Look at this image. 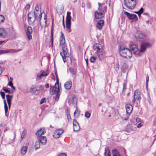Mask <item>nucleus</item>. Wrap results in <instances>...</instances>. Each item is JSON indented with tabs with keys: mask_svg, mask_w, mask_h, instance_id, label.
Listing matches in <instances>:
<instances>
[{
	"mask_svg": "<svg viewBox=\"0 0 156 156\" xmlns=\"http://www.w3.org/2000/svg\"><path fill=\"white\" fill-rule=\"evenodd\" d=\"M26 131L25 130H23L22 131L21 136V138H22V140H23V138L24 137L25 135H26Z\"/></svg>",
	"mask_w": 156,
	"mask_h": 156,
	"instance_id": "37",
	"label": "nucleus"
},
{
	"mask_svg": "<svg viewBox=\"0 0 156 156\" xmlns=\"http://www.w3.org/2000/svg\"><path fill=\"white\" fill-rule=\"evenodd\" d=\"M45 99V98H43L41 99V101H40V104L41 105L42 104H43L44 103V101Z\"/></svg>",
	"mask_w": 156,
	"mask_h": 156,
	"instance_id": "50",
	"label": "nucleus"
},
{
	"mask_svg": "<svg viewBox=\"0 0 156 156\" xmlns=\"http://www.w3.org/2000/svg\"><path fill=\"white\" fill-rule=\"evenodd\" d=\"M130 49L123 46H120L119 53L122 57L126 58H130L133 54L136 55L139 54L138 47L135 44L130 43L129 45Z\"/></svg>",
	"mask_w": 156,
	"mask_h": 156,
	"instance_id": "1",
	"label": "nucleus"
},
{
	"mask_svg": "<svg viewBox=\"0 0 156 156\" xmlns=\"http://www.w3.org/2000/svg\"><path fill=\"white\" fill-rule=\"evenodd\" d=\"M105 156H111V153L108 148H105L104 153Z\"/></svg>",
	"mask_w": 156,
	"mask_h": 156,
	"instance_id": "29",
	"label": "nucleus"
},
{
	"mask_svg": "<svg viewBox=\"0 0 156 156\" xmlns=\"http://www.w3.org/2000/svg\"><path fill=\"white\" fill-rule=\"evenodd\" d=\"M135 36L138 41L141 42L145 40V35L141 31H137Z\"/></svg>",
	"mask_w": 156,
	"mask_h": 156,
	"instance_id": "7",
	"label": "nucleus"
},
{
	"mask_svg": "<svg viewBox=\"0 0 156 156\" xmlns=\"http://www.w3.org/2000/svg\"><path fill=\"white\" fill-rule=\"evenodd\" d=\"M64 132V130L61 129H57L54 132L53 136L55 138H58Z\"/></svg>",
	"mask_w": 156,
	"mask_h": 156,
	"instance_id": "12",
	"label": "nucleus"
},
{
	"mask_svg": "<svg viewBox=\"0 0 156 156\" xmlns=\"http://www.w3.org/2000/svg\"><path fill=\"white\" fill-rule=\"evenodd\" d=\"M30 5L29 4H27L26 5L25 8L26 9H29L30 8Z\"/></svg>",
	"mask_w": 156,
	"mask_h": 156,
	"instance_id": "54",
	"label": "nucleus"
},
{
	"mask_svg": "<svg viewBox=\"0 0 156 156\" xmlns=\"http://www.w3.org/2000/svg\"><path fill=\"white\" fill-rule=\"evenodd\" d=\"M121 66V70L123 73H125L128 68V65L123 60H122L120 62Z\"/></svg>",
	"mask_w": 156,
	"mask_h": 156,
	"instance_id": "13",
	"label": "nucleus"
},
{
	"mask_svg": "<svg viewBox=\"0 0 156 156\" xmlns=\"http://www.w3.org/2000/svg\"><path fill=\"white\" fill-rule=\"evenodd\" d=\"M41 144L43 145H45L47 142V138L46 136H43L40 137L39 139H38Z\"/></svg>",
	"mask_w": 156,
	"mask_h": 156,
	"instance_id": "20",
	"label": "nucleus"
},
{
	"mask_svg": "<svg viewBox=\"0 0 156 156\" xmlns=\"http://www.w3.org/2000/svg\"><path fill=\"white\" fill-rule=\"evenodd\" d=\"M126 112L128 114H130L133 110V107L132 105L130 104H127L125 106Z\"/></svg>",
	"mask_w": 156,
	"mask_h": 156,
	"instance_id": "15",
	"label": "nucleus"
},
{
	"mask_svg": "<svg viewBox=\"0 0 156 156\" xmlns=\"http://www.w3.org/2000/svg\"><path fill=\"white\" fill-rule=\"evenodd\" d=\"M4 108L5 110V115L6 116L8 117L9 115V113H8L7 112L8 111V108L7 106V105L6 102V101L5 100H4Z\"/></svg>",
	"mask_w": 156,
	"mask_h": 156,
	"instance_id": "25",
	"label": "nucleus"
},
{
	"mask_svg": "<svg viewBox=\"0 0 156 156\" xmlns=\"http://www.w3.org/2000/svg\"><path fill=\"white\" fill-rule=\"evenodd\" d=\"M104 11L101 9V10L98 9L95 12V17L97 19L102 18L104 16Z\"/></svg>",
	"mask_w": 156,
	"mask_h": 156,
	"instance_id": "8",
	"label": "nucleus"
},
{
	"mask_svg": "<svg viewBox=\"0 0 156 156\" xmlns=\"http://www.w3.org/2000/svg\"><path fill=\"white\" fill-rule=\"evenodd\" d=\"M27 151V147L26 146L23 147L21 149V154L24 155L26 154Z\"/></svg>",
	"mask_w": 156,
	"mask_h": 156,
	"instance_id": "27",
	"label": "nucleus"
},
{
	"mask_svg": "<svg viewBox=\"0 0 156 156\" xmlns=\"http://www.w3.org/2000/svg\"><path fill=\"white\" fill-rule=\"evenodd\" d=\"M149 80V77L148 76H147L146 77V86H147L148 84V83Z\"/></svg>",
	"mask_w": 156,
	"mask_h": 156,
	"instance_id": "51",
	"label": "nucleus"
},
{
	"mask_svg": "<svg viewBox=\"0 0 156 156\" xmlns=\"http://www.w3.org/2000/svg\"><path fill=\"white\" fill-rule=\"evenodd\" d=\"M2 90L6 93H8V94H10L11 93V92L10 90H8L7 88H6L5 87H3L2 88Z\"/></svg>",
	"mask_w": 156,
	"mask_h": 156,
	"instance_id": "38",
	"label": "nucleus"
},
{
	"mask_svg": "<svg viewBox=\"0 0 156 156\" xmlns=\"http://www.w3.org/2000/svg\"><path fill=\"white\" fill-rule=\"evenodd\" d=\"M98 5H99V7H98V9L101 10V4H100V3L98 2Z\"/></svg>",
	"mask_w": 156,
	"mask_h": 156,
	"instance_id": "58",
	"label": "nucleus"
},
{
	"mask_svg": "<svg viewBox=\"0 0 156 156\" xmlns=\"http://www.w3.org/2000/svg\"><path fill=\"white\" fill-rule=\"evenodd\" d=\"M94 50L97 51V55L99 59L102 60L103 58L104 52L101 46L99 44H96L94 45Z\"/></svg>",
	"mask_w": 156,
	"mask_h": 156,
	"instance_id": "3",
	"label": "nucleus"
},
{
	"mask_svg": "<svg viewBox=\"0 0 156 156\" xmlns=\"http://www.w3.org/2000/svg\"><path fill=\"white\" fill-rule=\"evenodd\" d=\"M70 14L71 12H67L66 22V27L68 29H70L71 24V17L70 16Z\"/></svg>",
	"mask_w": 156,
	"mask_h": 156,
	"instance_id": "9",
	"label": "nucleus"
},
{
	"mask_svg": "<svg viewBox=\"0 0 156 156\" xmlns=\"http://www.w3.org/2000/svg\"><path fill=\"white\" fill-rule=\"evenodd\" d=\"M112 153L113 156H121L119 154V152L116 150H113Z\"/></svg>",
	"mask_w": 156,
	"mask_h": 156,
	"instance_id": "30",
	"label": "nucleus"
},
{
	"mask_svg": "<svg viewBox=\"0 0 156 156\" xmlns=\"http://www.w3.org/2000/svg\"><path fill=\"white\" fill-rule=\"evenodd\" d=\"M40 146V142L38 140L36 142L34 147L35 148V150H36Z\"/></svg>",
	"mask_w": 156,
	"mask_h": 156,
	"instance_id": "31",
	"label": "nucleus"
},
{
	"mask_svg": "<svg viewBox=\"0 0 156 156\" xmlns=\"http://www.w3.org/2000/svg\"><path fill=\"white\" fill-rule=\"evenodd\" d=\"M60 55L61 56L62 58L63 57H68L69 55V54L67 52H63V53H62L61 52L60 53Z\"/></svg>",
	"mask_w": 156,
	"mask_h": 156,
	"instance_id": "33",
	"label": "nucleus"
},
{
	"mask_svg": "<svg viewBox=\"0 0 156 156\" xmlns=\"http://www.w3.org/2000/svg\"><path fill=\"white\" fill-rule=\"evenodd\" d=\"M8 84L9 86L11 87L13 86V83H12V82L11 81H10L9 82Z\"/></svg>",
	"mask_w": 156,
	"mask_h": 156,
	"instance_id": "53",
	"label": "nucleus"
},
{
	"mask_svg": "<svg viewBox=\"0 0 156 156\" xmlns=\"http://www.w3.org/2000/svg\"><path fill=\"white\" fill-rule=\"evenodd\" d=\"M3 30L1 28H0V37L2 38L5 35H4L2 33Z\"/></svg>",
	"mask_w": 156,
	"mask_h": 156,
	"instance_id": "42",
	"label": "nucleus"
},
{
	"mask_svg": "<svg viewBox=\"0 0 156 156\" xmlns=\"http://www.w3.org/2000/svg\"><path fill=\"white\" fill-rule=\"evenodd\" d=\"M104 23V22L103 20H99L97 24V27L99 30H101L103 26Z\"/></svg>",
	"mask_w": 156,
	"mask_h": 156,
	"instance_id": "17",
	"label": "nucleus"
},
{
	"mask_svg": "<svg viewBox=\"0 0 156 156\" xmlns=\"http://www.w3.org/2000/svg\"><path fill=\"white\" fill-rule=\"evenodd\" d=\"M140 97V93L138 90H135L134 93V102L140 101L141 99Z\"/></svg>",
	"mask_w": 156,
	"mask_h": 156,
	"instance_id": "10",
	"label": "nucleus"
},
{
	"mask_svg": "<svg viewBox=\"0 0 156 156\" xmlns=\"http://www.w3.org/2000/svg\"><path fill=\"white\" fill-rule=\"evenodd\" d=\"M13 49V50H14L15 51H14V52H12V53H17L20 51H21V49H19V50H15V49Z\"/></svg>",
	"mask_w": 156,
	"mask_h": 156,
	"instance_id": "52",
	"label": "nucleus"
},
{
	"mask_svg": "<svg viewBox=\"0 0 156 156\" xmlns=\"http://www.w3.org/2000/svg\"><path fill=\"white\" fill-rule=\"evenodd\" d=\"M154 125H156V119H155L154 122Z\"/></svg>",
	"mask_w": 156,
	"mask_h": 156,
	"instance_id": "64",
	"label": "nucleus"
},
{
	"mask_svg": "<svg viewBox=\"0 0 156 156\" xmlns=\"http://www.w3.org/2000/svg\"><path fill=\"white\" fill-rule=\"evenodd\" d=\"M142 126V125L141 124V123H140L138 124V125L137 126V128H139L141 127Z\"/></svg>",
	"mask_w": 156,
	"mask_h": 156,
	"instance_id": "57",
	"label": "nucleus"
},
{
	"mask_svg": "<svg viewBox=\"0 0 156 156\" xmlns=\"http://www.w3.org/2000/svg\"><path fill=\"white\" fill-rule=\"evenodd\" d=\"M69 70L72 74L73 75H75L76 74V71L74 68L70 67L69 68Z\"/></svg>",
	"mask_w": 156,
	"mask_h": 156,
	"instance_id": "34",
	"label": "nucleus"
},
{
	"mask_svg": "<svg viewBox=\"0 0 156 156\" xmlns=\"http://www.w3.org/2000/svg\"><path fill=\"white\" fill-rule=\"evenodd\" d=\"M58 156H67V155L66 153H62L59 154Z\"/></svg>",
	"mask_w": 156,
	"mask_h": 156,
	"instance_id": "49",
	"label": "nucleus"
},
{
	"mask_svg": "<svg viewBox=\"0 0 156 156\" xmlns=\"http://www.w3.org/2000/svg\"><path fill=\"white\" fill-rule=\"evenodd\" d=\"M128 127H130V128H129V129L130 130H132V131H133V130H135L136 129V127H135L134 128L135 129H134V128H133V127H131V125H128Z\"/></svg>",
	"mask_w": 156,
	"mask_h": 156,
	"instance_id": "47",
	"label": "nucleus"
},
{
	"mask_svg": "<svg viewBox=\"0 0 156 156\" xmlns=\"http://www.w3.org/2000/svg\"><path fill=\"white\" fill-rule=\"evenodd\" d=\"M48 74L47 73H45V72L43 71L42 73L40 74L39 76V79H41L42 77L45 76H47Z\"/></svg>",
	"mask_w": 156,
	"mask_h": 156,
	"instance_id": "35",
	"label": "nucleus"
},
{
	"mask_svg": "<svg viewBox=\"0 0 156 156\" xmlns=\"http://www.w3.org/2000/svg\"><path fill=\"white\" fill-rule=\"evenodd\" d=\"M44 20L42 22H40V25L41 26V27L42 28L46 26V20L45 19V18H44Z\"/></svg>",
	"mask_w": 156,
	"mask_h": 156,
	"instance_id": "28",
	"label": "nucleus"
},
{
	"mask_svg": "<svg viewBox=\"0 0 156 156\" xmlns=\"http://www.w3.org/2000/svg\"><path fill=\"white\" fill-rule=\"evenodd\" d=\"M61 35L60 36L59 41L60 45L63 44L65 43V38L64 34L62 31L61 32Z\"/></svg>",
	"mask_w": 156,
	"mask_h": 156,
	"instance_id": "19",
	"label": "nucleus"
},
{
	"mask_svg": "<svg viewBox=\"0 0 156 156\" xmlns=\"http://www.w3.org/2000/svg\"><path fill=\"white\" fill-rule=\"evenodd\" d=\"M4 20V16L2 15H0V23L3 22Z\"/></svg>",
	"mask_w": 156,
	"mask_h": 156,
	"instance_id": "41",
	"label": "nucleus"
},
{
	"mask_svg": "<svg viewBox=\"0 0 156 156\" xmlns=\"http://www.w3.org/2000/svg\"><path fill=\"white\" fill-rule=\"evenodd\" d=\"M138 2L136 0H124V4L128 9H133L135 7Z\"/></svg>",
	"mask_w": 156,
	"mask_h": 156,
	"instance_id": "4",
	"label": "nucleus"
},
{
	"mask_svg": "<svg viewBox=\"0 0 156 156\" xmlns=\"http://www.w3.org/2000/svg\"><path fill=\"white\" fill-rule=\"evenodd\" d=\"M136 122H137L138 123L140 121V119L139 118H136Z\"/></svg>",
	"mask_w": 156,
	"mask_h": 156,
	"instance_id": "55",
	"label": "nucleus"
},
{
	"mask_svg": "<svg viewBox=\"0 0 156 156\" xmlns=\"http://www.w3.org/2000/svg\"><path fill=\"white\" fill-rule=\"evenodd\" d=\"M96 59V58L95 57H94V56H91L90 58V62H91L93 63L95 62Z\"/></svg>",
	"mask_w": 156,
	"mask_h": 156,
	"instance_id": "39",
	"label": "nucleus"
},
{
	"mask_svg": "<svg viewBox=\"0 0 156 156\" xmlns=\"http://www.w3.org/2000/svg\"><path fill=\"white\" fill-rule=\"evenodd\" d=\"M62 24H63V27H65V23H64V17L63 16V20H62Z\"/></svg>",
	"mask_w": 156,
	"mask_h": 156,
	"instance_id": "59",
	"label": "nucleus"
},
{
	"mask_svg": "<svg viewBox=\"0 0 156 156\" xmlns=\"http://www.w3.org/2000/svg\"><path fill=\"white\" fill-rule=\"evenodd\" d=\"M80 114V111H79L77 109H76L74 113V116L75 117L77 118L79 116Z\"/></svg>",
	"mask_w": 156,
	"mask_h": 156,
	"instance_id": "32",
	"label": "nucleus"
},
{
	"mask_svg": "<svg viewBox=\"0 0 156 156\" xmlns=\"http://www.w3.org/2000/svg\"><path fill=\"white\" fill-rule=\"evenodd\" d=\"M67 119H68V120H69V119H71L70 116V115L69 114H68V113L67 114Z\"/></svg>",
	"mask_w": 156,
	"mask_h": 156,
	"instance_id": "56",
	"label": "nucleus"
},
{
	"mask_svg": "<svg viewBox=\"0 0 156 156\" xmlns=\"http://www.w3.org/2000/svg\"><path fill=\"white\" fill-rule=\"evenodd\" d=\"M60 45H62V51L63 52H67V49L66 45L63 44H61Z\"/></svg>",
	"mask_w": 156,
	"mask_h": 156,
	"instance_id": "36",
	"label": "nucleus"
},
{
	"mask_svg": "<svg viewBox=\"0 0 156 156\" xmlns=\"http://www.w3.org/2000/svg\"><path fill=\"white\" fill-rule=\"evenodd\" d=\"M44 129L43 128L38 130L36 133V134L38 136H41L44 134Z\"/></svg>",
	"mask_w": 156,
	"mask_h": 156,
	"instance_id": "22",
	"label": "nucleus"
},
{
	"mask_svg": "<svg viewBox=\"0 0 156 156\" xmlns=\"http://www.w3.org/2000/svg\"><path fill=\"white\" fill-rule=\"evenodd\" d=\"M14 50L11 49H8L6 50H0V54H2L4 53H11L14 52Z\"/></svg>",
	"mask_w": 156,
	"mask_h": 156,
	"instance_id": "21",
	"label": "nucleus"
},
{
	"mask_svg": "<svg viewBox=\"0 0 156 156\" xmlns=\"http://www.w3.org/2000/svg\"><path fill=\"white\" fill-rule=\"evenodd\" d=\"M138 11L140 14H142L144 12V9L143 7H141Z\"/></svg>",
	"mask_w": 156,
	"mask_h": 156,
	"instance_id": "46",
	"label": "nucleus"
},
{
	"mask_svg": "<svg viewBox=\"0 0 156 156\" xmlns=\"http://www.w3.org/2000/svg\"><path fill=\"white\" fill-rule=\"evenodd\" d=\"M115 67L118 69H119V66L118 64H115Z\"/></svg>",
	"mask_w": 156,
	"mask_h": 156,
	"instance_id": "62",
	"label": "nucleus"
},
{
	"mask_svg": "<svg viewBox=\"0 0 156 156\" xmlns=\"http://www.w3.org/2000/svg\"><path fill=\"white\" fill-rule=\"evenodd\" d=\"M34 16L33 17H31L29 16V15H30V13H29L28 15V21L30 24H32L33 23L35 20L38 19L40 17H41V14L39 13H36L35 12L34 13H33Z\"/></svg>",
	"mask_w": 156,
	"mask_h": 156,
	"instance_id": "6",
	"label": "nucleus"
},
{
	"mask_svg": "<svg viewBox=\"0 0 156 156\" xmlns=\"http://www.w3.org/2000/svg\"><path fill=\"white\" fill-rule=\"evenodd\" d=\"M151 44L148 42H144L142 43L141 45L140 49V51L138 50L139 54L136 55L138 56H141L140 53L144 52L147 49L151 47Z\"/></svg>",
	"mask_w": 156,
	"mask_h": 156,
	"instance_id": "5",
	"label": "nucleus"
},
{
	"mask_svg": "<svg viewBox=\"0 0 156 156\" xmlns=\"http://www.w3.org/2000/svg\"><path fill=\"white\" fill-rule=\"evenodd\" d=\"M45 87L46 88H48L49 87V85L48 83H46L45 85Z\"/></svg>",
	"mask_w": 156,
	"mask_h": 156,
	"instance_id": "61",
	"label": "nucleus"
},
{
	"mask_svg": "<svg viewBox=\"0 0 156 156\" xmlns=\"http://www.w3.org/2000/svg\"><path fill=\"white\" fill-rule=\"evenodd\" d=\"M73 123L74 131L76 132H78L79 131L80 129V127L77 121L74 119L73 121Z\"/></svg>",
	"mask_w": 156,
	"mask_h": 156,
	"instance_id": "14",
	"label": "nucleus"
},
{
	"mask_svg": "<svg viewBox=\"0 0 156 156\" xmlns=\"http://www.w3.org/2000/svg\"><path fill=\"white\" fill-rule=\"evenodd\" d=\"M0 94L3 99H4L5 98V94L4 92L0 91Z\"/></svg>",
	"mask_w": 156,
	"mask_h": 156,
	"instance_id": "43",
	"label": "nucleus"
},
{
	"mask_svg": "<svg viewBox=\"0 0 156 156\" xmlns=\"http://www.w3.org/2000/svg\"><path fill=\"white\" fill-rule=\"evenodd\" d=\"M124 14L130 20H133L137 18V16L136 15L131 14L127 12H124Z\"/></svg>",
	"mask_w": 156,
	"mask_h": 156,
	"instance_id": "16",
	"label": "nucleus"
},
{
	"mask_svg": "<svg viewBox=\"0 0 156 156\" xmlns=\"http://www.w3.org/2000/svg\"><path fill=\"white\" fill-rule=\"evenodd\" d=\"M38 10H39L38 5H37L35 7L34 12H35L36 13V12L39 11Z\"/></svg>",
	"mask_w": 156,
	"mask_h": 156,
	"instance_id": "48",
	"label": "nucleus"
},
{
	"mask_svg": "<svg viewBox=\"0 0 156 156\" xmlns=\"http://www.w3.org/2000/svg\"><path fill=\"white\" fill-rule=\"evenodd\" d=\"M50 92L51 94H56L55 100L56 101H58L60 95V92L59 82L58 80H57L55 86L50 88Z\"/></svg>",
	"mask_w": 156,
	"mask_h": 156,
	"instance_id": "2",
	"label": "nucleus"
},
{
	"mask_svg": "<svg viewBox=\"0 0 156 156\" xmlns=\"http://www.w3.org/2000/svg\"><path fill=\"white\" fill-rule=\"evenodd\" d=\"M30 92L33 94L35 93L36 91L39 90L37 89V88L35 85H32L30 89Z\"/></svg>",
	"mask_w": 156,
	"mask_h": 156,
	"instance_id": "23",
	"label": "nucleus"
},
{
	"mask_svg": "<svg viewBox=\"0 0 156 156\" xmlns=\"http://www.w3.org/2000/svg\"><path fill=\"white\" fill-rule=\"evenodd\" d=\"M39 90H41V91H43L44 90V87L41 85H40L39 86Z\"/></svg>",
	"mask_w": 156,
	"mask_h": 156,
	"instance_id": "45",
	"label": "nucleus"
},
{
	"mask_svg": "<svg viewBox=\"0 0 156 156\" xmlns=\"http://www.w3.org/2000/svg\"><path fill=\"white\" fill-rule=\"evenodd\" d=\"M6 98L8 104L11 103V101L12 98V96H10L9 95H6Z\"/></svg>",
	"mask_w": 156,
	"mask_h": 156,
	"instance_id": "26",
	"label": "nucleus"
},
{
	"mask_svg": "<svg viewBox=\"0 0 156 156\" xmlns=\"http://www.w3.org/2000/svg\"><path fill=\"white\" fill-rule=\"evenodd\" d=\"M52 27L51 28V44H53V21H52Z\"/></svg>",
	"mask_w": 156,
	"mask_h": 156,
	"instance_id": "24",
	"label": "nucleus"
},
{
	"mask_svg": "<svg viewBox=\"0 0 156 156\" xmlns=\"http://www.w3.org/2000/svg\"><path fill=\"white\" fill-rule=\"evenodd\" d=\"M85 116L87 118H89L90 116V114L88 112H86L85 114Z\"/></svg>",
	"mask_w": 156,
	"mask_h": 156,
	"instance_id": "40",
	"label": "nucleus"
},
{
	"mask_svg": "<svg viewBox=\"0 0 156 156\" xmlns=\"http://www.w3.org/2000/svg\"><path fill=\"white\" fill-rule=\"evenodd\" d=\"M27 30L25 29L26 33L27 38L29 40L32 38V37L31 34L33 30L32 28L30 26H28L26 27Z\"/></svg>",
	"mask_w": 156,
	"mask_h": 156,
	"instance_id": "11",
	"label": "nucleus"
},
{
	"mask_svg": "<svg viewBox=\"0 0 156 156\" xmlns=\"http://www.w3.org/2000/svg\"><path fill=\"white\" fill-rule=\"evenodd\" d=\"M72 82L71 80H69L68 81L66 82L64 84V86L65 88L67 90H69L71 88Z\"/></svg>",
	"mask_w": 156,
	"mask_h": 156,
	"instance_id": "18",
	"label": "nucleus"
},
{
	"mask_svg": "<svg viewBox=\"0 0 156 156\" xmlns=\"http://www.w3.org/2000/svg\"><path fill=\"white\" fill-rule=\"evenodd\" d=\"M87 6L88 9H90L91 8L90 3L88 1L87 2Z\"/></svg>",
	"mask_w": 156,
	"mask_h": 156,
	"instance_id": "44",
	"label": "nucleus"
},
{
	"mask_svg": "<svg viewBox=\"0 0 156 156\" xmlns=\"http://www.w3.org/2000/svg\"><path fill=\"white\" fill-rule=\"evenodd\" d=\"M65 57H62L63 60L64 62L66 61V59Z\"/></svg>",
	"mask_w": 156,
	"mask_h": 156,
	"instance_id": "60",
	"label": "nucleus"
},
{
	"mask_svg": "<svg viewBox=\"0 0 156 156\" xmlns=\"http://www.w3.org/2000/svg\"><path fill=\"white\" fill-rule=\"evenodd\" d=\"M8 104V105L9 109V110H10V108H11V103H9V104Z\"/></svg>",
	"mask_w": 156,
	"mask_h": 156,
	"instance_id": "63",
	"label": "nucleus"
}]
</instances>
